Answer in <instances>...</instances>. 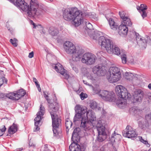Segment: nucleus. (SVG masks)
Wrapping results in <instances>:
<instances>
[{
	"label": "nucleus",
	"instance_id": "f257e3e1",
	"mask_svg": "<svg viewBox=\"0 0 151 151\" xmlns=\"http://www.w3.org/2000/svg\"><path fill=\"white\" fill-rule=\"evenodd\" d=\"M115 91L118 98H119L116 101V104L119 108H122L127 104L126 100L130 98L131 96L126 89L121 85L116 86Z\"/></svg>",
	"mask_w": 151,
	"mask_h": 151
},
{
	"label": "nucleus",
	"instance_id": "f03ea898",
	"mask_svg": "<svg viewBox=\"0 0 151 151\" xmlns=\"http://www.w3.org/2000/svg\"><path fill=\"white\" fill-rule=\"evenodd\" d=\"M101 32H95L93 35V39L96 40L99 37L98 43L100 45L102 48H105L107 52L109 54H111L112 49L111 48L113 45V42L111 40L103 36H99Z\"/></svg>",
	"mask_w": 151,
	"mask_h": 151
},
{
	"label": "nucleus",
	"instance_id": "7ed1b4c3",
	"mask_svg": "<svg viewBox=\"0 0 151 151\" xmlns=\"http://www.w3.org/2000/svg\"><path fill=\"white\" fill-rule=\"evenodd\" d=\"M121 78L120 70L116 66L111 67L109 69L106 75V78L109 82L113 83L119 81Z\"/></svg>",
	"mask_w": 151,
	"mask_h": 151
},
{
	"label": "nucleus",
	"instance_id": "20e7f679",
	"mask_svg": "<svg viewBox=\"0 0 151 151\" xmlns=\"http://www.w3.org/2000/svg\"><path fill=\"white\" fill-rule=\"evenodd\" d=\"M38 4L36 2L35 0H31L30 4V6L28 4L27 5V9L26 10H23L27 12V16L30 17H33L35 16H38L42 13V10L37 9Z\"/></svg>",
	"mask_w": 151,
	"mask_h": 151
},
{
	"label": "nucleus",
	"instance_id": "39448f33",
	"mask_svg": "<svg viewBox=\"0 0 151 151\" xmlns=\"http://www.w3.org/2000/svg\"><path fill=\"white\" fill-rule=\"evenodd\" d=\"M93 123H94L93 124V125H94L93 126H94L95 124L98 133L97 140L99 142H102L107 138L108 136H109V134L107 133L105 127L101 124V122L100 120L97 121H95Z\"/></svg>",
	"mask_w": 151,
	"mask_h": 151
},
{
	"label": "nucleus",
	"instance_id": "423d86ee",
	"mask_svg": "<svg viewBox=\"0 0 151 151\" xmlns=\"http://www.w3.org/2000/svg\"><path fill=\"white\" fill-rule=\"evenodd\" d=\"M92 71L93 73H88L86 76L88 79L93 81L96 78V74L99 76H104L106 73V69L105 67L101 65L94 66L93 68Z\"/></svg>",
	"mask_w": 151,
	"mask_h": 151
},
{
	"label": "nucleus",
	"instance_id": "0eeeda50",
	"mask_svg": "<svg viewBox=\"0 0 151 151\" xmlns=\"http://www.w3.org/2000/svg\"><path fill=\"white\" fill-rule=\"evenodd\" d=\"M93 89L95 94H99V95L103 99L107 101H112L115 99V95L112 91H108L106 90L101 91L97 88L93 87Z\"/></svg>",
	"mask_w": 151,
	"mask_h": 151
},
{
	"label": "nucleus",
	"instance_id": "6e6552de",
	"mask_svg": "<svg viewBox=\"0 0 151 151\" xmlns=\"http://www.w3.org/2000/svg\"><path fill=\"white\" fill-rule=\"evenodd\" d=\"M78 14H79V11L76 8H67L63 11V15L65 20L70 21L73 19Z\"/></svg>",
	"mask_w": 151,
	"mask_h": 151
},
{
	"label": "nucleus",
	"instance_id": "1a4fd4ad",
	"mask_svg": "<svg viewBox=\"0 0 151 151\" xmlns=\"http://www.w3.org/2000/svg\"><path fill=\"white\" fill-rule=\"evenodd\" d=\"M97 59V57L94 54L87 52L83 55L81 61L87 65H91L95 63Z\"/></svg>",
	"mask_w": 151,
	"mask_h": 151
},
{
	"label": "nucleus",
	"instance_id": "9d476101",
	"mask_svg": "<svg viewBox=\"0 0 151 151\" xmlns=\"http://www.w3.org/2000/svg\"><path fill=\"white\" fill-rule=\"evenodd\" d=\"M135 35L138 45L142 49H145L147 46V43L151 42V40L149 37L147 35L144 38L137 33H135Z\"/></svg>",
	"mask_w": 151,
	"mask_h": 151
},
{
	"label": "nucleus",
	"instance_id": "9b49d317",
	"mask_svg": "<svg viewBox=\"0 0 151 151\" xmlns=\"http://www.w3.org/2000/svg\"><path fill=\"white\" fill-rule=\"evenodd\" d=\"M77 128H75L72 133L71 140L73 142L69 147L70 151H81L80 146L78 144L74 142L76 140V137L78 135V131Z\"/></svg>",
	"mask_w": 151,
	"mask_h": 151
},
{
	"label": "nucleus",
	"instance_id": "f8f14e48",
	"mask_svg": "<svg viewBox=\"0 0 151 151\" xmlns=\"http://www.w3.org/2000/svg\"><path fill=\"white\" fill-rule=\"evenodd\" d=\"M40 111L37 114V117L35 118V127L34 128V131L36 132L39 129L38 126L39 123L40 122L41 117L42 116L45 112V109L42 105L41 104L40 108Z\"/></svg>",
	"mask_w": 151,
	"mask_h": 151
},
{
	"label": "nucleus",
	"instance_id": "ddd939ff",
	"mask_svg": "<svg viewBox=\"0 0 151 151\" xmlns=\"http://www.w3.org/2000/svg\"><path fill=\"white\" fill-rule=\"evenodd\" d=\"M46 99L48 103L49 104V111L51 115V116H54L57 115L56 113L59 110V108L58 104L56 102L53 104L52 103L51 100L49 99L48 98Z\"/></svg>",
	"mask_w": 151,
	"mask_h": 151
},
{
	"label": "nucleus",
	"instance_id": "4468645a",
	"mask_svg": "<svg viewBox=\"0 0 151 151\" xmlns=\"http://www.w3.org/2000/svg\"><path fill=\"white\" fill-rule=\"evenodd\" d=\"M122 135L125 137L132 138L137 137V134L131 127L128 125L122 132Z\"/></svg>",
	"mask_w": 151,
	"mask_h": 151
},
{
	"label": "nucleus",
	"instance_id": "2eb2a0df",
	"mask_svg": "<svg viewBox=\"0 0 151 151\" xmlns=\"http://www.w3.org/2000/svg\"><path fill=\"white\" fill-rule=\"evenodd\" d=\"M51 118L52 119V130L54 135L56 136L58 134L57 129L58 128L59 126L61 123V120L59 118L57 115L55 116H52Z\"/></svg>",
	"mask_w": 151,
	"mask_h": 151
},
{
	"label": "nucleus",
	"instance_id": "dca6fc26",
	"mask_svg": "<svg viewBox=\"0 0 151 151\" xmlns=\"http://www.w3.org/2000/svg\"><path fill=\"white\" fill-rule=\"evenodd\" d=\"M144 93L141 89H136L134 92L133 95V103L141 102L143 98Z\"/></svg>",
	"mask_w": 151,
	"mask_h": 151
},
{
	"label": "nucleus",
	"instance_id": "f3484780",
	"mask_svg": "<svg viewBox=\"0 0 151 151\" xmlns=\"http://www.w3.org/2000/svg\"><path fill=\"white\" fill-rule=\"evenodd\" d=\"M65 51L69 54H73L77 51L75 46L71 42L66 41L63 45Z\"/></svg>",
	"mask_w": 151,
	"mask_h": 151
},
{
	"label": "nucleus",
	"instance_id": "a211bd4d",
	"mask_svg": "<svg viewBox=\"0 0 151 151\" xmlns=\"http://www.w3.org/2000/svg\"><path fill=\"white\" fill-rule=\"evenodd\" d=\"M84 14L82 13L81 12L79 11V14L76 15L75 17L72 19V24L75 27H78L81 24H83V22L84 21L83 16Z\"/></svg>",
	"mask_w": 151,
	"mask_h": 151
},
{
	"label": "nucleus",
	"instance_id": "6ab92c4d",
	"mask_svg": "<svg viewBox=\"0 0 151 151\" xmlns=\"http://www.w3.org/2000/svg\"><path fill=\"white\" fill-rule=\"evenodd\" d=\"M93 123L91 121L87 120L86 119H84L83 118L81 120V127L83 130H87L90 129L92 128V126H94Z\"/></svg>",
	"mask_w": 151,
	"mask_h": 151
},
{
	"label": "nucleus",
	"instance_id": "aec40b11",
	"mask_svg": "<svg viewBox=\"0 0 151 151\" xmlns=\"http://www.w3.org/2000/svg\"><path fill=\"white\" fill-rule=\"evenodd\" d=\"M54 69L56 71L63 75L65 79H68L69 78V75L66 72L65 70L62 67L61 64L59 63L55 65Z\"/></svg>",
	"mask_w": 151,
	"mask_h": 151
},
{
	"label": "nucleus",
	"instance_id": "412c9836",
	"mask_svg": "<svg viewBox=\"0 0 151 151\" xmlns=\"http://www.w3.org/2000/svg\"><path fill=\"white\" fill-rule=\"evenodd\" d=\"M15 0L14 1H12L13 2L14 4L17 6L19 7L22 11L26 10L27 9V5L28 4L25 2L24 0Z\"/></svg>",
	"mask_w": 151,
	"mask_h": 151
},
{
	"label": "nucleus",
	"instance_id": "4be33fe9",
	"mask_svg": "<svg viewBox=\"0 0 151 151\" xmlns=\"http://www.w3.org/2000/svg\"><path fill=\"white\" fill-rule=\"evenodd\" d=\"M109 136H108L107 138L109 137V141L111 142L119 143V141L122 138L121 136L119 134H115L114 132V133L111 135V137H110V132H108L107 133L109 134Z\"/></svg>",
	"mask_w": 151,
	"mask_h": 151
},
{
	"label": "nucleus",
	"instance_id": "5701e85b",
	"mask_svg": "<svg viewBox=\"0 0 151 151\" xmlns=\"http://www.w3.org/2000/svg\"><path fill=\"white\" fill-rule=\"evenodd\" d=\"M145 119L147 122V123L144 124L142 121H139V125L142 129L148 126V124L151 123V113L147 114L145 116Z\"/></svg>",
	"mask_w": 151,
	"mask_h": 151
},
{
	"label": "nucleus",
	"instance_id": "b1692460",
	"mask_svg": "<svg viewBox=\"0 0 151 151\" xmlns=\"http://www.w3.org/2000/svg\"><path fill=\"white\" fill-rule=\"evenodd\" d=\"M119 14L124 24L129 26H131L132 25V23L131 22L130 19L126 16V13L124 12H119Z\"/></svg>",
	"mask_w": 151,
	"mask_h": 151
},
{
	"label": "nucleus",
	"instance_id": "393cba45",
	"mask_svg": "<svg viewBox=\"0 0 151 151\" xmlns=\"http://www.w3.org/2000/svg\"><path fill=\"white\" fill-rule=\"evenodd\" d=\"M127 26H128L124 24H121L119 27L118 33L121 35H126L127 33L128 29Z\"/></svg>",
	"mask_w": 151,
	"mask_h": 151
},
{
	"label": "nucleus",
	"instance_id": "a878e982",
	"mask_svg": "<svg viewBox=\"0 0 151 151\" xmlns=\"http://www.w3.org/2000/svg\"><path fill=\"white\" fill-rule=\"evenodd\" d=\"M137 10L141 14V16L144 18L147 16V14L145 12V10L147 8V6L144 4H141L140 6H137Z\"/></svg>",
	"mask_w": 151,
	"mask_h": 151
},
{
	"label": "nucleus",
	"instance_id": "bb28decb",
	"mask_svg": "<svg viewBox=\"0 0 151 151\" xmlns=\"http://www.w3.org/2000/svg\"><path fill=\"white\" fill-rule=\"evenodd\" d=\"M75 110L76 113H79L82 115L87 111V108L84 106L77 105L75 107Z\"/></svg>",
	"mask_w": 151,
	"mask_h": 151
},
{
	"label": "nucleus",
	"instance_id": "cd10ccee",
	"mask_svg": "<svg viewBox=\"0 0 151 151\" xmlns=\"http://www.w3.org/2000/svg\"><path fill=\"white\" fill-rule=\"evenodd\" d=\"M86 112L87 117L86 119L87 120L91 121L93 122L96 120V118L95 117L94 113L91 110H89L88 111L87 110Z\"/></svg>",
	"mask_w": 151,
	"mask_h": 151
},
{
	"label": "nucleus",
	"instance_id": "c85d7f7f",
	"mask_svg": "<svg viewBox=\"0 0 151 151\" xmlns=\"http://www.w3.org/2000/svg\"><path fill=\"white\" fill-rule=\"evenodd\" d=\"M82 53L80 50L76 52L73 55V60L74 61H78L81 60L83 56Z\"/></svg>",
	"mask_w": 151,
	"mask_h": 151
},
{
	"label": "nucleus",
	"instance_id": "c756f323",
	"mask_svg": "<svg viewBox=\"0 0 151 151\" xmlns=\"http://www.w3.org/2000/svg\"><path fill=\"white\" fill-rule=\"evenodd\" d=\"M111 49H112L111 54L114 53L118 55H120L121 54V52H122L123 51L122 50H120V49L116 45H113L112 46Z\"/></svg>",
	"mask_w": 151,
	"mask_h": 151
},
{
	"label": "nucleus",
	"instance_id": "7c9ffc66",
	"mask_svg": "<svg viewBox=\"0 0 151 151\" xmlns=\"http://www.w3.org/2000/svg\"><path fill=\"white\" fill-rule=\"evenodd\" d=\"M49 33L52 36H56L58 33V29L53 27H50L48 30Z\"/></svg>",
	"mask_w": 151,
	"mask_h": 151
},
{
	"label": "nucleus",
	"instance_id": "2f4dec72",
	"mask_svg": "<svg viewBox=\"0 0 151 151\" xmlns=\"http://www.w3.org/2000/svg\"><path fill=\"white\" fill-rule=\"evenodd\" d=\"M109 24L111 28L113 30H115L117 29L118 25L116 23H115L113 19L110 18L109 20Z\"/></svg>",
	"mask_w": 151,
	"mask_h": 151
},
{
	"label": "nucleus",
	"instance_id": "473e14b6",
	"mask_svg": "<svg viewBox=\"0 0 151 151\" xmlns=\"http://www.w3.org/2000/svg\"><path fill=\"white\" fill-rule=\"evenodd\" d=\"M17 126L13 123V125L10 127L8 129V132L10 134H13L17 131Z\"/></svg>",
	"mask_w": 151,
	"mask_h": 151
},
{
	"label": "nucleus",
	"instance_id": "72a5a7b5",
	"mask_svg": "<svg viewBox=\"0 0 151 151\" xmlns=\"http://www.w3.org/2000/svg\"><path fill=\"white\" fill-rule=\"evenodd\" d=\"M15 93L17 96V97L18 100L23 96L26 94L25 91L23 89H21L18 90Z\"/></svg>",
	"mask_w": 151,
	"mask_h": 151
},
{
	"label": "nucleus",
	"instance_id": "f704fd0d",
	"mask_svg": "<svg viewBox=\"0 0 151 151\" xmlns=\"http://www.w3.org/2000/svg\"><path fill=\"white\" fill-rule=\"evenodd\" d=\"M15 93H10L6 95V96L9 99L13 100H18Z\"/></svg>",
	"mask_w": 151,
	"mask_h": 151
},
{
	"label": "nucleus",
	"instance_id": "c9c22d12",
	"mask_svg": "<svg viewBox=\"0 0 151 151\" xmlns=\"http://www.w3.org/2000/svg\"><path fill=\"white\" fill-rule=\"evenodd\" d=\"M120 55L122 63L123 64L126 63L127 60L126 53L123 51L122 52H121Z\"/></svg>",
	"mask_w": 151,
	"mask_h": 151
},
{
	"label": "nucleus",
	"instance_id": "e433bc0d",
	"mask_svg": "<svg viewBox=\"0 0 151 151\" xmlns=\"http://www.w3.org/2000/svg\"><path fill=\"white\" fill-rule=\"evenodd\" d=\"M124 76L125 78L126 79L129 80H132L134 77V75L132 73L128 72L125 73Z\"/></svg>",
	"mask_w": 151,
	"mask_h": 151
},
{
	"label": "nucleus",
	"instance_id": "4c0bfd02",
	"mask_svg": "<svg viewBox=\"0 0 151 151\" xmlns=\"http://www.w3.org/2000/svg\"><path fill=\"white\" fill-rule=\"evenodd\" d=\"M83 25L86 26L87 29H91L92 28V25L87 20L85 19L84 21L83 22Z\"/></svg>",
	"mask_w": 151,
	"mask_h": 151
},
{
	"label": "nucleus",
	"instance_id": "58836bf2",
	"mask_svg": "<svg viewBox=\"0 0 151 151\" xmlns=\"http://www.w3.org/2000/svg\"><path fill=\"white\" fill-rule=\"evenodd\" d=\"M72 123L69 119H67L65 121V126L66 129H68L71 127Z\"/></svg>",
	"mask_w": 151,
	"mask_h": 151
},
{
	"label": "nucleus",
	"instance_id": "ea45409f",
	"mask_svg": "<svg viewBox=\"0 0 151 151\" xmlns=\"http://www.w3.org/2000/svg\"><path fill=\"white\" fill-rule=\"evenodd\" d=\"M9 41L14 47H16L17 46L18 44L17 43L18 41L17 39L14 38L13 39H10Z\"/></svg>",
	"mask_w": 151,
	"mask_h": 151
},
{
	"label": "nucleus",
	"instance_id": "a19ab883",
	"mask_svg": "<svg viewBox=\"0 0 151 151\" xmlns=\"http://www.w3.org/2000/svg\"><path fill=\"white\" fill-rule=\"evenodd\" d=\"M139 140L141 142L146 145L148 147L150 146V145L148 143L146 139H145L142 138V137L140 136L139 137Z\"/></svg>",
	"mask_w": 151,
	"mask_h": 151
},
{
	"label": "nucleus",
	"instance_id": "79ce46f5",
	"mask_svg": "<svg viewBox=\"0 0 151 151\" xmlns=\"http://www.w3.org/2000/svg\"><path fill=\"white\" fill-rule=\"evenodd\" d=\"M82 115V114L79 113H77V114H75L74 116V121L75 122L78 121L79 119L81 118Z\"/></svg>",
	"mask_w": 151,
	"mask_h": 151
},
{
	"label": "nucleus",
	"instance_id": "37998d69",
	"mask_svg": "<svg viewBox=\"0 0 151 151\" xmlns=\"http://www.w3.org/2000/svg\"><path fill=\"white\" fill-rule=\"evenodd\" d=\"M86 16L89 17L90 18H96V14L94 13H88L85 14Z\"/></svg>",
	"mask_w": 151,
	"mask_h": 151
},
{
	"label": "nucleus",
	"instance_id": "c03bdc74",
	"mask_svg": "<svg viewBox=\"0 0 151 151\" xmlns=\"http://www.w3.org/2000/svg\"><path fill=\"white\" fill-rule=\"evenodd\" d=\"M33 81L35 83V84L37 87L39 91V92H40L41 91V89L40 87V85L39 84H38V82L37 79L33 77Z\"/></svg>",
	"mask_w": 151,
	"mask_h": 151
},
{
	"label": "nucleus",
	"instance_id": "a18cd8bd",
	"mask_svg": "<svg viewBox=\"0 0 151 151\" xmlns=\"http://www.w3.org/2000/svg\"><path fill=\"white\" fill-rule=\"evenodd\" d=\"M113 149L114 151H117L119 147V143L112 142Z\"/></svg>",
	"mask_w": 151,
	"mask_h": 151
},
{
	"label": "nucleus",
	"instance_id": "49530a36",
	"mask_svg": "<svg viewBox=\"0 0 151 151\" xmlns=\"http://www.w3.org/2000/svg\"><path fill=\"white\" fill-rule=\"evenodd\" d=\"M52 148L51 146H48L47 145H45L44 148L42 150V151H51Z\"/></svg>",
	"mask_w": 151,
	"mask_h": 151
},
{
	"label": "nucleus",
	"instance_id": "de8ad7c7",
	"mask_svg": "<svg viewBox=\"0 0 151 151\" xmlns=\"http://www.w3.org/2000/svg\"><path fill=\"white\" fill-rule=\"evenodd\" d=\"M97 104L95 101H93L91 102L90 104L91 108L92 109H95L97 108Z\"/></svg>",
	"mask_w": 151,
	"mask_h": 151
},
{
	"label": "nucleus",
	"instance_id": "09e8293b",
	"mask_svg": "<svg viewBox=\"0 0 151 151\" xmlns=\"http://www.w3.org/2000/svg\"><path fill=\"white\" fill-rule=\"evenodd\" d=\"M80 96L81 99L83 100L87 97V95L86 94L81 92L80 94Z\"/></svg>",
	"mask_w": 151,
	"mask_h": 151
},
{
	"label": "nucleus",
	"instance_id": "8fccbe9b",
	"mask_svg": "<svg viewBox=\"0 0 151 151\" xmlns=\"http://www.w3.org/2000/svg\"><path fill=\"white\" fill-rule=\"evenodd\" d=\"M132 110L134 114H138L139 112V110L136 107H133Z\"/></svg>",
	"mask_w": 151,
	"mask_h": 151
},
{
	"label": "nucleus",
	"instance_id": "3c124183",
	"mask_svg": "<svg viewBox=\"0 0 151 151\" xmlns=\"http://www.w3.org/2000/svg\"><path fill=\"white\" fill-rule=\"evenodd\" d=\"M71 65L73 70H74L76 72H78V69L76 67V66L73 64H71Z\"/></svg>",
	"mask_w": 151,
	"mask_h": 151
},
{
	"label": "nucleus",
	"instance_id": "603ef678",
	"mask_svg": "<svg viewBox=\"0 0 151 151\" xmlns=\"http://www.w3.org/2000/svg\"><path fill=\"white\" fill-rule=\"evenodd\" d=\"M29 145L30 147H35V144L32 142V141L31 140V139H30Z\"/></svg>",
	"mask_w": 151,
	"mask_h": 151
},
{
	"label": "nucleus",
	"instance_id": "864d4df0",
	"mask_svg": "<svg viewBox=\"0 0 151 151\" xmlns=\"http://www.w3.org/2000/svg\"><path fill=\"white\" fill-rule=\"evenodd\" d=\"M2 127H2L0 129V131H1V132H3V133H4V132L6 131V128L5 126H2Z\"/></svg>",
	"mask_w": 151,
	"mask_h": 151
},
{
	"label": "nucleus",
	"instance_id": "5fc2aeb1",
	"mask_svg": "<svg viewBox=\"0 0 151 151\" xmlns=\"http://www.w3.org/2000/svg\"><path fill=\"white\" fill-rule=\"evenodd\" d=\"M34 56V52L33 51L29 53L28 57L30 58H32Z\"/></svg>",
	"mask_w": 151,
	"mask_h": 151
},
{
	"label": "nucleus",
	"instance_id": "6e6d98bb",
	"mask_svg": "<svg viewBox=\"0 0 151 151\" xmlns=\"http://www.w3.org/2000/svg\"><path fill=\"white\" fill-rule=\"evenodd\" d=\"M83 82L86 85H88V86H91V84L88 83V82L86 81L85 80H83Z\"/></svg>",
	"mask_w": 151,
	"mask_h": 151
},
{
	"label": "nucleus",
	"instance_id": "4d7b16f0",
	"mask_svg": "<svg viewBox=\"0 0 151 151\" xmlns=\"http://www.w3.org/2000/svg\"><path fill=\"white\" fill-rule=\"evenodd\" d=\"M3 81L2 79L0 78V87L3 84Z\"/></svg>",
	"mask_w": 151,
	"mask_h": 151
},
{
	"label": "nucleus",
	"instance_id": "13d9d810",
	"mask_svg": "<svg viewBox=\"0 0 151 151\" xmlns=\"http://www.w3.org/2000/svg\"><path fill=\"white\" fill-rule=\"evenodd\" d=\"M1 78L2 79L3 81V83L4 82H5L6 83L7 81V80L4 77H3Z\"/></svg>",
	"mask_w": 151,
	"mask_h": 151
},
{
	"label": "nucleus",
	"instance_id": "bf43d9fd",
	"mask_svg": "<svg viewBox=\"0 0 151 151\" xmlns=\"http://www.w3.org/2000/svg\"><path fill=\"white\" fill-rule=\"evenodd\" d=\"M23 149L22 148H17L14 151H21Z\"/></svg>",
	"mask_w": 151,
	"mask_h": 151
},
{
	"label": "nucleus",
	"instance_id": "052dcab7",
	"mask_svg": "<svg viewBox=\"0 0 151 151\" xmlns=\"http://www.w3.org/2000/svg\"><path fill=\"white\" fill-rule=\"evenodd\" d=\"M44 95L45 99H46L47 98H48V96L44 92Z\"/></svg>",
	"mask_w": 151,
	"mask_h": 151
},
{
	"label": "nucleus",
	"instance_id": "680f3d73",
	"mask_svg": "<svg viewBox=\"0 0 151 151\" xmlns=\"http://www.w3.org/2000/svg\"><path fill=\"white\" fill-rule=\"evenodd\" d=\"M4 134L3 132H1V131H0V137L2 136Z\"/></svg>",
	"mask_w": 151,
	"mask_h": 151
},
{
	"label": "nucleus",
	"instance_id": "e2e57ef3",
	"mask_svg": "<svg viewBox=\"0 0 151 151\" xmlns=\"http://www.w3.org/2000/svg\"><path fill=\"white\" fill-rule=\"evenodd\" d=\"M148 87L151 90V83H150L148 86Z\"/></svg>",
	"mask_w": 151,
	"mask_h": 151
},
{
	"label": "nucleus",
	"instance_id": "0e129e2a",
	"mask_svg": "<svg viewBox=\"0 0 151 151\" xmlns=\"http://www.w3.org/2000/svg\"><path fill=\"white\" fill-rule=\"evenodd\" d=\"M148 101L149 102H150L151 104V96L149 97V100Z\"/></svg>",
	"mask_w": 151,
	"mask_h": 151
},
{
	"label": "nucleus",
	"instance_id": "69168bd1",
	"mask_svg": "<svg viewBox=\"0 0 151 151\" xmlns=\"http://www.w3.org/2000/svg\"><path fill=\"white\" fill-rule=\"evenodd\" d=\"M32 24L34 26V28H35V24L34 23H33V24Z\"/></svg>",
	"mask_w": 151,
	"mask_h": 151
},
{
	"label": "nucleus",
	"instance_id": "338daca9",
	"mask_svg": "<svg viewBox=\"0 0 151 151\" xmlns=\"http://www.w3.org/2000/svg\"><path fill=\"white\" fill-rule=\"evenodd\" d=\"M9 1H14V0H9Z\"/></svg>",
	"mask_w": 151,
	"mask_h": 151
},
{
	"label": "nucleus",
	"instance_id": "774afa93",
	"mask_svg": "<svg viewBox=\"0 0 151 151\" xmlns=\"http://www.w3.org/2000/svg\"><path fill=\"white\" fill-rule=\"evenodd\" d=\"M150 36H151V32L150 34Z\"/></svg>",
	"mask_w": 151,
	"mask_h": 151
}]
</instances>
